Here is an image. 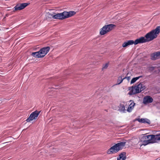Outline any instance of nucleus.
<instances>
[{"label":"nucleus","mask_w":160,"mask_h":160,"mask_svg":"<svg viewBox=\"0 0 160 160\" xmlns=\"http://www.w3.org/2000/svg\"><path fill=\"white\" fill-rule=\"evenodd\" d=\"M160 32V26L157 27L155 29L152 30L146 34L145 37H142L135 40L134 44L136 45L151 41L156 38Z\"/></svg>","instance_id":"1"},{"label":"nucleus","mask_w":160,"mask_h":160,"mask_svg":"<svg viewBox=\"0 0 160 160\" xmlns=\"http://www.w3.org/2000/svg\"><path fill=\"white\" fill-rule=\"evenodd\" d=\"M158 134L149 135L143 136L138 141L137 145L141 147L142 146H146L150 143H153L159 141Z\"/></svg>","instance_id":"2"},{"label":"nucleus","mask_w":160,"mask_h":160,"mask_svg":"<svg viewBox=\"0 0 160 160\" xmlns=\"http://www.w3.org/2000/svg\"><path fill=\"white\" fill-rule=\"evenodd\" d=\"M76 13V12L73 11H64L62 13H58L52 16V18L53 19L63 20L71 17L75 14Z\"/></svg>","instance_id":"3"},{"label":"nucleus","mask_w":160,"mask_h":160,"mask_svg":"<svg viewBox=\"0 0 160 160\" xmlns=\"http://www.w3.org/2000/svg\"><path fill=\"white\" fill-rule=\"evenodd\" d=\"M146 88L145 86L142 83L136 84L134 87L129 88V92L128 94L130 95H133L140 92Z\"/></svg>","instance_id":"4"},{"label":"nucleus","mask_w":160,"mask_h":160,"mask_svg":"<svg viewBox=\"0 0 160 160\" xmlns=\"http://www.w3.org/2000/svg\"><path fill=\"white\" fill-rule=\"evenodd\" d=\"M125 144V142H121L115 144L109 149L108 153L112 154L118 152L124 147Z\"/></svg>","instance_id":"5"},{"label":"nucleus","mask_w":160,"mask_h":160,"mask_svg":"<svg viewBox=\"0 0 160 160\" xmlns=\"http://www.w3.org/2000/svg\"><path fill=\"white\" fill-rule=\"evenodd\" d=\"M39 113L40 112L37 111L32 112L30 115L29 118L27 119V122H29L34 119H36L39 114Z\"/></svg>","instance_id":"6"},{"label":"nucleus","mask_w":160,"mask_h":160,"mask_svg":"<svg viewBox=\"0 0 160 160\" xmlns=\"http://www.w3.org/2000/svg\"><path fill=\"white\" fill-rule=\"evenodd\" d=\"M49 47H47L41 48L39 51L42 58L50 50Z\"/></svg>","instance_id":"7"},{"label":"nucleus","mask_w":160,"mask_h":160,"mask_svg":"<svg viewBox=\"0 0 160 160\" xmlns=\"http://www.w3.org/2000/svg\"><path fill=\"white\" fill-rule=\"evenodd\" d=\"M29 4L28 3H23L17 4L14 8V11L20 10L23 9Z\"/></svg>","instance_id":"8"},{"label":"nucleus","mask_w":160,"mask_h":160,"mask_svg":"<svg viewBox=\"0 0 160 160\" xmlns=\"http://www.w3.org/2000/svg\"><path fill=\"white\" fill-rule=\"evenodd\" d=\"M153 101V99L152 97L149 96H147L144 98L143 102L144 104H146L148 103H151Z\"/></svg>","instance_id":"9"},{"label":"nucleus","mask_w":160,"mask_h":160,"mask_svg":"<svg viewBox=\"0 0 160 160\" xmlns=\"http://www.w3.org/2000/svg\"><path fill=\"white\" fill-rule=\"evenodd\" d=\"M127 106V105L125 102L120 103L119 106V111L122 113H126L127 110L125 108Z\"/></svg>","instance_id":"10"},{"label":"nucleus","mask_w":160,"mask_h":160,"mask_svg":"<svg viewBox=\"0 0 160 160\" xmlns=\"http://www.w3.org/2000/svg\"><path fill=\"white\" fill-rule=\"evenodd\" d=\"M130 102L131 103L129 105L128 109H127V112H131L132 111L135 105V103L132 100L129 101V102Z\"/></svg>","instance_id":"11"},{"label":"nucleus","mask_w":160,"mask_h":160,"mask_svg":"<svg viewBox=\"0 0 160 160\" xmlns=\"http://www.w3.org/2000/svg\"><path fill=\"white\" fill-rule=\"evenodd\" d=\"M115 26L114 24H110L105 25L103 26V27L105 28L107 32H108L112 30Z\"/></svg>","instance_id":"12"},{"label":"nucleus","mask_w":160,"mask_h":160,"mask_svg":"<svg viewBox=\"0 0 160 160\" xmlns=\"http://www.w3.org/2000/svg\"><path fill=\"white\" fill-rule=\"evenodd\" d=\"M136 120L138 121L139 122L144 123H148L150 124V121L147 118H138L136 119Z\"/></svg>","instance_id":"13"},{"label":"nucleus","mask_w":160,"mask_h":160,"mask_svg":"<svg viewBox=\"0 0 160 160\" xmlns=\"http://www.w3.org/2000/svg\"><path fill=\"white\" fill-rule=\"evenodd\" d=\"M134 41L132 40H129L125 42L122 44V47H126L129 45H131L134 44Z\"/></svg>","instance_id":"14"},{"label":"nucleus","mask_w":160,"mask_h":160,"mask_svg":"<svg viewBox=\"0 0 160 160\" xmlns=\"http://www.w3.org/2000/svg\"><path fill=\"white\" fill-rule=\"evenodd\" d=\"M126 154L124 152L121 153L119 155V158H118L117 160H125L126 159Z\"/></svg>","instance_id":"15"},{"label":"nucleus","mask_w":160,"mask_h":160,"mask_svg":"<svg viewBox=\"0 0 160 160\" xmlns=\"http://www.w3.org/2000/svg\"><path fill=\"white\" fill-rule=\"evenodd\" d=\"M31 55L35 58H42L40 53L39 52V51L38 52H36L32 53Z\"/></svg>","instance_id":"16"},{"label":"nucleus","mask_w":160,"mask_h":160,"mask_svg":"<svg viewBox=\"0 0 160 160\" xmlns=\"http://www.w3.org/2000/svg\"><path fill=\"white\" fill-rule=\"evenodd\" d=\"M107 33V31L103 27L100 30V33L101 35H104Z\"/></svg>","instance_id":"17"},{"label":"nucleus","mask_w":160,"mask_h":160,"mask_svg":"<svg viewBox=\"0 0 160 160\" xmlns=\"http://www.w3.org/2000/svg\"><path fill=\"white\" fill-rule=\"evenodd\" d=\"M142 77V76H140L138 77L133 78L131 81V83L132 84L134 83L137 80Z\"/></svg>","instance_id":"18"},{"label":"nucleus","mask_w":160,"mask_h":160,"mask_svg":"<svg viewBox=\"0 0 160 160\" xmlns=\"http://www.w3.org/2000/svg\"><path fill=\"white\" fill-rule=\"evenodd\" d=\"M156 52L152 54L151 55V59L152 60H155L157 59Z\"/></svg>","instance_id":"19"},{"label":"nucleus","mask_w":160,"mask_h":160,"mask_svg":"<svg viewBox=\"0 0 160 160\" xmlns=\"http://www.w3.org/2000/svg\"><path fill=\"white\" fill-rule=\"evenodd\" d=\"M125 79V78H122V77H119L117 81L118 83L116 84L118 85L120 84L122 82L123 80Z\"/></svg>","instance_id":"20"},{"label":"nucleus","mask_w":160,"mask_h":160,"mask_svg":"<svg viewBox=\"0 0 160 160\" xmlns=\"http://www.w3.org/2000/svg\"><path fill=\"white\" fill-rule=\"evenodd\" d=\"M108 66V63H106L104 65H103V66L102 68V70H103L104 69H106L107 68Z\"/></svg>","instance_id":"21"},{"label":"nucleus","mask_w":160,"mask_h":160,"mask_svg":"<svg viewBox=\"0 0 160 160\" xmlns=\"http://www.w3.org/2000/svg\"><path fill=\"white\" fill-rule=\"evenodd\" d=\"M156 56L157 58V59L160 58V57L159 55V54L158 52H156Z\"/></svg>","instance_id":"22"},{"label":"nucleus","mask_w":160,"mask_h":160,"mask_svg":"<svg viewBox=\"0 0 160 160\" xmlns=\"http://www.w3.org/2000/svg\"><path fill=\"white\" fill-rule=\"evenodd\" d=\"M124 78H125V79H127L128 81L130 79V78L129 77H125Z\"/></svg>","instance_id":"23"},{"label":"nucleus","mask_w":160,"mask_h":160,"mask_svg":"<svg viewBox=\"0 0 160 160\" xmlns=\"http://www.w3.org/2000/svg\"><path fill=\"white\" fill-rule=\"evenodd\" d=\"M158 139L159 140V141H160V133L159 134H158Z\"/></svg>","instance_id":"24"}]
</instances>
